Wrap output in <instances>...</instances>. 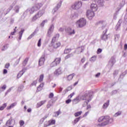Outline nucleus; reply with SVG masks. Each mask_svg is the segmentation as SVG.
Masks as SVG:
<instances>
[{"label":"nucleus","instance_id":"20e7f679","mask_svg":"<svg viewBox=\"0 0 127 127\" xmlns=\"http://www.w3.org/2000/svg\"><path fill=\"white\" fill-rule=\"evenodd\" d=\"M43 14H44V10L42 9L41 11H39L37 14H36L35 16L33 17L32 21H35L36 19H38V18L41 17V16L43 15Z\"/></svg>","mask_w":127,"mask_h":127},{"label":"nucleus","instance_id":"de8ad7c7","mask_svg":"<svg viewBox=\"0 0 127 127\" xmlns=\"http://www.w3.org/2000/svg\"><path fill=\"white\" fill-rule=\"evenodd\" d=\"M121 22H122V20H119L117 25H116V27H118L117 28H119V27L121 26Z\"/></svg>","mask_w":127,"mask_h":127},{"label":"nucleus","instance_id":"c9c22d12","mask_svg":"<svg viewBox=\"0 0 127 127\" xmlns=\"http://www.w3.org/2000/svg\"><path fill=\"white\" fill-rule=\"evenodd\" d=\"M44 78V74H41L40 76V78L39 79V83H41V82H42V81H43Z\"/></svg>","mask_w":127,"mask_h":127},{"label":"nucleus","instance_id":"bf43d9fd","mask_svg":"<svg viewBox=\"0 0 127 127\" xmlns=\"http://www.w3.org/2000/svg\"><path fill=\"white\" fill-rule=\"evenodd\" d=\"M125 1H122V3H120V6H124L125 5Z\"/></svg>","mask_w":127,"mask_h":127},{"label":"nucleus","instance_id":"f704fd0d","mask_svg":"<svg viewBox=\"0 0 127 127\" xmlns=\"http://www.w3.org/2000/svg\"><path fill=\"white\" fill-rule=\"evenodd\" d=\"M4 108H6V103H4L2 106L0 107V111H3Z\"/></svg>","mask_w":127,"mask_h":127},{"label":"nucleus","instance_id":"09e8293b","mask_svg":"<svg viewBox=\"0 0 127 127\" xmlns=\"http://www.w3.org/2000/svg\"><path fill=\"white\" fill-rule=\"evenodd\" d=\"M37 45L38 47H40V46H41V39L39 40Z\"/></svg>","mask_w":127,"mask_h":127},{"label":"nucleus","instance_id":"338daca9","mask_svg":"<svg viewBox=\"0 0 127 127\" xmlns=\"http://www.w3.org/2000/svg\"><path fill=\"white\" fill-rule=\"evenodd\" d=\"M7 73V70L4 69L3 70V74H6Z\"/></svg>","mask_w":127,"mask_h":127},{"label":"nucleus","instance_id":"13d9d810","mask_svg":"<svg viewBox=\"0 0 127 127\" xmlns=\"http://www.w3.org/2000/svg\"><path fill=\"white\" fill-rule=\"evenodd\" d=\"M102 49H100V48L98 49L97 50V54H100V53H101L102 52Z\"/></svg>","mask_w":127,"mask_h":127},{"label":"nucleus","instance_id":"7ed1b4c3","mask_svg":"<svg viewBox=\"0 0 127 127\" xmlns=\"http://www.w3.org/2000/svg\"><path fill=\"white\" fill-rule=\"evenodd\" d=\"M76 24L78 26V27H79V28H82L84 27V26H86V24H87V21L85 18H82L76 22Z\"/></svg>","mask_w":127,"mask_h":127},{"label":"nucleus","instance_id":"79ce46f5","mask_svg":"<svg viewBox=\"0 0 127 127\" xmlns=\"http://www.w3.org/2000/svg\"><path fill=\"white\" fill-rule=\"evenodd\" d=\"M45 22H47V20H45L43 21V22L40 24V26L43 27V26H44V24H45Z\"/></svg>","mask_w":127,"mask_h":127},{"label":"nucleus","instance_id":"2eb2a0df","mask_svg":"<svg viewBox=\"0 0 127 127\" xmlns=\"http://www.w3.org/2000/svg\"><path fill=\"white\" fill-rule=\"evenodd\" d=\"M90 7V10H92V11H97V10L98 9V6L95 3L91 4Z\"/></svg>","mask_w":127,"mask_h":127},{"label":"nucleus","instance_id":"dca6fc26","mask_svg":"<svg viewBox=\"0 0 127 127\" xmlns=\"http://www.w3.org/2000/svg\"><path fill=\"white\" fill-rule=\"evenodd\" d=\"M60 36V35L59 34H57L55 36H54L51 41L52 44L53 43H55L56 41V39H58L59 38V37Z\"/></svg>","mask_w":127,"mask_h":127},{"label":"nucleus","instance_id":"49530a36","mask_svg":"<svg viewBox=\"0 0 127 127\" xmlns=\"http://www.w3.org/2000/svg\"><path fill=\"white\" fill-rule=\"evenodd\" d=\"M122 115V112L119 111L115 114V117H118V116H121Z\"/></svg>","mask_w":127,"mask_h":127},{"label":"nucleus","instance_id":"7c9ffc66","mask_svg":"<svg viewBox=\"0 0 127 127\" xmlns=\"http://www.w3.org/2000/svg\"><path fill=\"white\" fill-rule=\"evenodd\" d=\"M72 50V49H65L64 51V54H68L70 53Z\"/></svg>","mask_w":127,"mask_h":127},{"label":"nucleus","instance_id":"a211bd4d","mask_svg":"<svg viewBox=\"0 0 127 127\" xmlns=\"http://www.w3.org/2000/svg\"><path fill=\"white\" fill-rule=\"evenodd\" d=\"M25 71H26V69H25V68L23 69L22 70L20 71L19 72V73H18V74L17 75V78L18 79H19V78H20L21 76H22V75H23V74H24V72H25Z\"/></svg>","mask_w":127,"mask_h":127},{"label":"nucleus","instance_id":"4c0bfd02","mask_svg":"<svg viewBox=\"0 0 127 127\" xmlns=\"http://www.w3.org/2000/svg\"><path fill=\"white\" fill-rule=\"evenodd\" d=\"M15 12H16L17 13L19 12V5H16L15 6Z\"/></svg>","mask_w":127,"mask_h":127},{"label":"nucleus","instance_id":"4be33fe9","mask_svg":"<svg viewBox=\"0 0 127 127\" xmlns=\"http://www.w3.org/2000/svg\"><path fill=\"white\" fill-rule=\"evenodd\" d=\"M73 104H78L80 102V97L77 96L75 98H74L73 100H72Z\"/></svg>","mask_w":127,"mask_h":127},{"label":"nucleus","instance_id":"f257e3e1","mask_svg":"<svg viewBox=\"0 0 127 127\" xmlns=\"http://www.w3.org/2000/svg\"><path fill=\"white\" fill-rule=\"evenodd\" d=\"M99 123L103 122L101 124H98L99 127H105L108 124H112L114 122V119H110V116H102L98 119Z\"/></svg>","mask_w":127,"mask_h":127},{"label":"nucleus","instance_id":"58836bf2","mask_svg":"<svg viewBox=\"0 0 127 127\" xmlns=\"http://www.w3.org/2000/svg\"><path fill=\"white\" fill-rule=\"evenodd\" d=\"M23 88H24V86L23 85H20L18 88V91H19V92H21V91L23 90Z\"/></svg>","mask_w":127,"mask_h":127},{"label":"nucleus","instance_id":"39448f33","mask_svg":"<svg viewBox=\"0 0 127 127\" xmlns=\"http://www.w3.org/2000/svg\"><path fill=\"white\" fill-rule=\"evenodd\" d=\"M95 11L92 10H88L86 12V16L89 19H92L95 16Z\"/></svg>","mask_w":127,"mask_h":127},{"label":"nucleus","instance_id":"0eeeda50","mask_svg":"<svg viewBox=\"0 0 127 127\" xmlns=\"http://www.w3.org/2000/svg\"><path fill=\"white\" fill-rule=\"evenodd\" d=\"M54 31V24H52L51 25V26L48 29L47 34V36L48 37H51V34H52V33Z\"/></svg>","mask_w":127,"mask_h":127},{"label":"nucleus","instance_id":"9b49d317","mask_svg":"<svg viewBox=\"0 0 127 127\" xmlns=\"http://www.w3.org/2000/svg\"><path fill=\"white\" fill-rule=\"evenodd\" d=\"M115 63H116V59H115V58L112 57L108 63L109 67L112 68V67L114 66V64H115Z\"/></svg>","mask_w":127,"mask_h":127},{"label":"nucleus","instance_id":"5fc2aeb1","mask_svg":"<svg viewBox=\"0 0 127 127\" xmlns=\"http://www.w3.org/2000/svg\"><path fill=\"white\" fill-rule=\"evenodd\" d=\"M71 102H72V100H71V99H67L65 101V103L66 104H70V103H71Z\"/></svg>","mask_w":127,"mask_h":127},{"label":"nucleus","instance_id":"c03bdc74","mask_svg":"<svg viewBox=\"0 0 127 127\" xmlns=\"http://www.w3.org/2000/svg\"><path fill=\"white\" fill-rule=\"evenodd\" d=\"M35 33V31H34L29 37L27 38L28 40H29V39H31L33 36H34V34Z\"/></svg>","mask_w":127,"mask_h":127},{"label":"nucleus","instance_id":"e433bc0d","mask_svg":"<svg viewBox=\"0 0 127 127\" xmlns=\"http://www.w3.org/2000/svg\"><path fill=\"white\" fill-rule=\"evenodd\" d=\"M80 120H81V117H78L76 119H75L74 121V124L73 125H76V124H77V123H78V122H79V121H80Z\"/></svg>","mask_w":127,"mask_h":127},{"label":"nucleus","instance_id":"473e14b6","mask_svg":"<svg viewBox=\"0 0 127 127\" xmlns=\"http://www.w3.org/2000/svg\"><path fill=\"white\" fill-rule=\"evenodd\" d=\"M74 56V55H73L72 53L68 54L65 57V59H68V58H71V57H73Z\"/></svg>","mask_w":127,"mask_h":127},{"label":"nucleus","instance_id":"9d476101","mask_svg":"<svg viewBox=\"0 0 127 127\" xmlns=\"http://www.w3.org/2000/svg\"><path fill=\"white\" fill-rule=\"evenodd\" d=\"M66 32L68 33V35H72L75 34V30L72 29L71 27H68L65 29Z\"/></svg>","mask_w":127,"mask_h":127},{"label":"nucleus","instance_id":"052dcab7","mask_svg":"<svg viewBox=\"0 0 127 127\" xmlns=\"http://www.w3.org/2000/svg\"><path fill=\"white\" fill-rule=\"evenodd\" d=\"M74 95H75V93L73 92L72 93L70 94V95H69L68 96V98H69V97H70V98H72Z\"/></svg>","mask_w":127,"mask_h":127},{"label":"nucleus","instance_id":"2f4dec72","mask_svg":"<svg viewBox=\"0 0 127 127\" xmlns=\"http://www.w3.org/2000/svg\"><path fill=\"white\" fill-rule=\"evenodd\" d=\"M96 60H97V56H93L90 59V61H91V62H95V61H96Z\"/></svg>","mask_w":127,"mask_h":127},{"label":"nucleus","instance_id":"c85d7f7f","mask_svg":"<svg viewBox=\"0 0 127 127\" xmlns=\"http://www.w3.org/2000/svg\"><path fill=\"white\" fill-rule=\"evenodd\" d=\"M76 74L75 73H72L71 74L69 75L67 77V81H71L72 79H73V77L74 76H75Z\"/></svg>","mask_w":127,"mask_h":127},{"label":"nucleus","instance_id":"a19ab883","mask_svg":"<svg viewBox=\"0 0 127 127\" xmlns=\"http://www.w3.org/2000/svg\"><path fill=\"white\" fill-rule=\"evenodd\" d=\"M82 115V111L77 112L74 114L75 117H79V116H81Z\"/></svg>","mask_w":127,"mask_h":127},{"label":"nucleus","instance_id":"393cba45","mask_svg":"<svg viewBox=\"0 0 127 127\" xmlns=\"http://www.w3.org/2000/svg\"><path fill=\"white\" fill-rule=\"evenodd\" d=\"M97 3L99 6H104V4H105V0H98Z\"/></svg>","mask_w":127,"mask_h":127},{"label":"nucleus","instance_id":"f8f14e48","mask_svg":"<svg viewBox=\"0 0 127 127\" xmlns=\"http://www.w3.org/2000/svg\"><path fill=\"white\" fill-rule=\"evenodd\" d=\"M97 25H102V29H104L107 25V23L105 21H99L96 23Z\"/></svg>","mask_w":127,"mask_h":127},{"label":"nucleus","instance_id":"ea45409f","mask_svg":"<svg viewBox=\"0 0 127 127\" xmlns=\"http://www.w3.org/2000/svg\"><path fill=\"white\" fill-rule=\"evenodd\" d=\"M8 45V44H6L5 46H3V47L1 49L2 51H5V50H6V49L8 48V47H7Z\"/></svg>","mask_w":127,"mask_h":127},{"label":"nucleus","instance_id":"bb28decb","mask_svg":"<svg viewBox=\"0 0 127 127\" xmlns=\"http://www.w3.org/2000/svg\"><path fill=\"white\" fill-rule=\"evenodd\" d=\"M16 105H17V103L14 102V103L11 104L10 105V106H8L6 109H7V110H10V109H12V108H14V107H15V106H16Z\"/></svg>","mask_w":127,"mask_h":127},{"label":"nucleus","instance_id":"ddd939ff","mask_svg":"<svg viewBox=\"0 0 127 127\" xmlns=\"http://www.w3.org/2000/svg\"><path fill=\"white\" fill-rule=\"evenodd\" d=\"M61 4H62V1H60V2L57 4V6L53 9V14L60 8Z\"/></svg>","mask_w":127,"mask_h":127},{"label":"nucleus","instance_id":"4468645a","mask_svg":"<svg viewBox=\"0 0 127 127\" xmlns=\"http://www.w3.org/2000/svg\"><path fill=\"white\" fill-rule=\"evenodd\" d=\"M108 32V29H106L105 31H103V34L101 36L102 40H104L106 41V40H108V35L106 34Z\"/></svg>","mask_w":127,"mask_h":127},{"label":"nucleus","instance_id":"864d4df0","mask_svg":"<svg viewBox=\"0 0 127 127\" xmlns=\"http://www.w3.org/2000/svg\"><path fill=\"white\" fill-rule=\"evenodd\" d=\"M50 125H54L56 123L55 120H52L51 122L49 121Z\"/></svg>","mask_w":127,"mask_h":127},{"label":"nucleus","instance_id":"c756f323","mask_svg":"<svg viewBox=\"0 0 127 127\" xmlns=\"http://www.w3.org/2000/svg\"><path fill=\"white\" fill-rule=\"evenodd\" d=\"M110 105V100H108L107 102L104 104L103 106V109H107L109 105Z\"/></svg>","mask_w":127,"mask_h":127},{"label":"nucleus","instance_id":"aec40b11","mask_svg":"<svg viewBox=\"0 0 127 127\" xmlns=\"http://www.w3.org/2000/svg\"><path fill=\"white\" fill-rule=\"evenodd\" d=\"M25 31V30H24V29L21 28V31L19 32V38H18L19 40H21V38L22 37V34H23V32H24Z\"/></svg>","mask_w":127,"mask_h":127},{"label":"nucleus","instance_id":"6ab92c4d","mask_svg":"<svg viewBox=\"0 0 127 127\" xmlns=\"http://www.w3.org/2000/svg\"><path fill=\"white\" fill-rule=\"evenodd\" d=\"M45 103H46V100H43V101H40V102L37 103L36 108H40V107H41V106H43V105H44Z\"/></svg>","mask_w":127,"mask_h":127},{"label":"nucleus","instance_id":"6e6d98bb","mask_svg":"<svg viewBox=\"0 0 127 127\" xmlns=\"http://www.w3.org/2000/svg\"><path fill=\"white\" fill-rule=\"evenodd\" d=\"M37 84V80H35L33 82V83L31 84V86H34V85H36Z\"/></svg>","mask_w":127,"mask_h":127},{"label":"nucleus","instance_id":"f3484780","mask_svg":"<svg viewBox=\"0 0 127 127\" xmlns=\"http://www.w3.org/2000/svg\"><path fill=\"white\" fill-rule=\"evenodd\" d=\"M61 74H62V70L60 68H59L54 72V74L56 75V76H59Z\"/></svg>","mask_w":127,"mask_h":127},{"label":"nucleus","instance_id":"a18cd8bd","mask_svg":"<svg viewBox=\"0 0 127 127\" xmlns=\"http://www.w3.org/2000/svg\"><path fill=\"white\" fill-rule=\"evenodd\" d=\"M119 74V70H116L114 73H113V75L114 77H116L117 76V75H118Z\"/></svg>","mask_w":127,"mask_h":127},{"label":"nucleus","instance_id":"f03ea898","mask_svg":"<svg viewBox=\"0 0 127 127\" xmlns=\"http://www.w3.org/2000/svg\"><path fill=\"white\" fill-rule=\"evenodd\" d=\"M90 93L91 92L86 91L83 95L79 96V99H80V100H82V101L87 100V101L85 102V103L87 105H88L90 101H91V100H92L93 98L92 97V95L90 94Z\"/></svg>","mask_w":127,"mask_h":127},{"label":"nucleus","instance_id":"8fccbe9b","mask_svg":"<svg viewBox=\"0 0 127 127\" xmlns=\"http://www.w3.org/2000/svg\"><path fill=\"white\" fill-rule=\"evenodd\" d=\"M19 124L21 127H22V126L24 125V121H23V120H20L19 122Z\"/></svg>","mask_w":127,"mask_h":127},{"label":"nucleus","instance_id":"412c9836","mask_svg":"<svg viewBox=\"0 0 127 127\" xmlns=\"http://www.w3.org/2000/svg\"><path fill=\"white\" fill-rule=\"evenodd\" d=\"M12 117H10V119L6 122L5 125L6 127H9L12 124Z\"/></svg>","mask_w":127,"mask_h":127},{"label":"nucleus","instance_id":"0e129e2a","mask_svg":"<svg viewBox=\"0 0 127 127\" xmlns=\"http://www.w3.org/2000/svg\"><path fill=\"white\" fill-rule=\"evenodd\" d=\"M57 17V15H56L53 17L52 20V22H53V21H54V20H55V19H56Z\"/></svg>","mask_w":127,"mask_h":127},{"label":"nucleus","instance_id":"774afa93","mask_svg":"<svg viewBox=\"0 0 127 127\" xmlns=\"http://www.w3.org/2000/svg\"><path fill=\"white\" fill-rule=\"evenodd\" d=\"M127 44H125L124 46V50H127Z\"/></svg>","mask_w":127,"mask_h":127},{"label":"nucleus","instance_id":"e2e57ef3","mask_svg":"<svg viewBox=\"0 0 127 127\" xmlns=\"http://www.w3.org/2000/svg\"><path fill=\"white\" fill-rule=\"evenodd\" d=\"M119 37H120V35H116L115 36V40H116V39H119Z\"/></svg>","mask_w":127,"mask_h":127},{"label":"nucleus","instance_id":"cd10ccee","mask_svg":"<svg viewBox=\"0 0 127 127\" xmlns=\"http://www.w3.org/2000/svg\"><path fill=\"white\" fill-rule=\"evenodd\" d=\"M15 3H16V1H14L13 2V3L12 4V5H11L10 6V7L8 8L7 12L6 13H5V12L4 13L5 15V14H7V12H9V11H10V9H12V8L13 7V5H14V4H15Z\"/></svg>","mask_w":127,"mask_h":127},{"label":"nucleus","instance_id":"5701e85b","mask_svg":"<svg viewBox=\"0 0 127 127\" xmlns=\"http://www.w3.org/2000/svg\"><path fill=\"white\" fill-rule=\"evenodd\" d=\"M54 48H58V47H59L61 45V44L60 43V42H57L56 43H54L53 44H52Z\"/></svg>","mask_w":127,"mask_h":127},{"label":"nucleus","instance_id":"680f3d73","mask_svg":"<svg viewBox=\"0 0 127 127\" xmlns=\"http://www.w3.org/2000/svg\"><path fill=\"white\" fill-rule=\"evenodd\" d=\"M72 17V18H76V17H78V15L75 13Z\"/></svg>","mask_w":127,"mask_h":127},{"label":"nucleus","instance_id":"37998d69","mask_svg":"<svg viewBox=\"0 0 127 127\" xmlns=\"http://www.w3.org/2000/svg\"><path fill=\"white\" fill-rule=\"evenodd\" d=\"M27 62H28V58H26L24 62H23V64H24V66H25V65H26V64H27Z\"/></svg>","mask_w":127,"mask_h":127},{"label":"nucleus","instance_id":"a878e982","mask_svg":"<svg viewBox=\"0 0 127 127\" xmlns=\"http://www.w3.org/2000/svg\"><path fill=\"white\" fill-rule=\"evenodd\" d=\"M41 6H42V4L40 3H38L34 6L36 10H38V9H39Z\"/></svg>","mask_w":127,"mask_h":127},{"label":"nucleus","instance_id":"4d7b16f0","mask_svg":"<svg viewBox=\"0 0 127 127\" xmlns=\"http://www.w3.org/2000/svg\"><path fill=\"white\" fill-rule=\"evenodd\" d=\"M9 66H10L9 64H5V68H6V69H8V68H9Z\"/></svg>","mask_w":127,"mask_h":127},{"label":"nucleus","instance_id":"423d86ee","mask_svg":"<svg viewBox=\"0 0 127 127\" xmlns=\"http://www.w3.org/2000/svg\"><path fill=\"white\" fill-rule=\"evenodd\" d=\"M81 6H82V2L79 1L75 2L74 4L71 6V7L73 9H79Z\"/></svg>","mask_w":127,"mask_h":127},{"label":"nucleus","instance_id":"b1692460","mask_svg":"<svg viewBox=\"0 0 127 127\" xmlns=\"http://www.w3.org/2000/svg\"><path fill=\"white\" fill-rule=\"evenodd\" d=\"M53 103H54L53 100H50L48 102V104L47 105V109H49L51 107H53Z\"/></svg>","mask_w":127,"mask_h":127},{"label":"nucleus","instance_id":"603ef678","mask_svg":"<svg viewBox=\"0 0 127 127\" xmlns=\"http://www.w3.org/2000/svg\"><path fill=\"white\" fill-rule=\"evenodd\" d=\"M71 90H72V86H69L68 87L66 90H65V92H68V91H71Z\"/></svg>","mask_w":127,"mask_h":127},{"label":"nucleus","instance_id":"72a5a7b5","mask_svg":"<svg viewBox=\"0 0 127 127\" xmlns=\"http://www.w3.org/2000/svg\"><path fill=\"white\" fill-rule=\"evenodd\" d=\"M37 10L35 9L34 6H33L31 9H30L29 11L30 13H33L34 11H37Z\"/></svg>","mask_w":127,"mask_h":127},{"label":"nucleus","instance_id":"6e6552de","mask_svg":"<svg viewBox=\"0 0 127 127\" xmlns=\"http://www.w3.org/2000/svg\"><path fill=\"white\" fill-rule=\"evenodd\" d=\"M61 61V58L56 59L55 61L51 63V67H55V66H57V64H59Z\"/></svg>","mask_w":127,"mask_h":127},{"label":"nucleus","instance_id":"1a4fd4ad","mask_svg":"<svg viewBox=\"0 0 127 127\" xmlns=\"http://www.w3.org/2000/svg\"><path fill=\"white\" fill-rule=\"evenodd\" d=\"M44 62H45V55H43L40 58L39 60V65L42 66V65H44Z\"/></svg>","mask_w":127,"mask_h":127},{"label":"nucleus","instance_id":"3c124183","mask_svg":"<svg viewBox=\"0 0 127 127\" xmlns=\"http://www.w3.org/2000/svg\"><path fill=\"white\" fill-rule=\"evenodd\" d=\"M53 97H54V94H53V93H51L49 95V98L50 99H52Z\"/></svg>","mask_w":127,"mask_h":127},{"label":"nucleus","instance_id":"69168bd1","mask_svg":"<svg viewBox=\"0 0 127 127\" xmlns=\"http://www.w3.org/2000/svg\"><path fill=\"white\" fill-rule=\"evenodd\" d=\"M1 89L3 90H5V89H6V85H4L3 86L1 87Z\"/></svg>","mask_w":127,"mask_h":127}]
</instances>
